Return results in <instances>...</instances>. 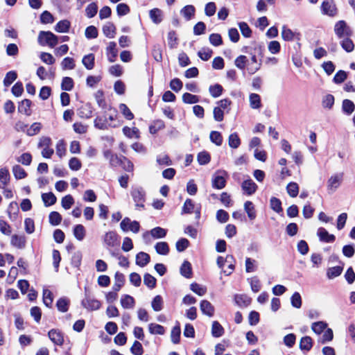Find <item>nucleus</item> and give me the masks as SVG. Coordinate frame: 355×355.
<instances>
[{"label": "nucleus", "instance_id": "f257e3e1", "mask_svg": "<svg viewBox=\"0 0 355 355\" xmlns=\"http://www.w3.org/2000/svg\"><path fill=\"white\" fill-rule=\"evenodd\" d=\"M38 42L42 46L53 48L58 43V37L50 31H40L38 35Z\"/></svg>", "mask_w": 355, "mask_h": 355}, {"label": "nucleus", "instance_id": "f03ea898", "mask_svg": "<svg viewBox=\"0 0 355 355\" xmlns=\"http://www.w3.org/2000/svg\"><path fill=\"white\" fill-rule=\"evenodd\" d=\"M228 173L225 170H217L212 176L211 184L216 189H222L226 185Z\"/></svg>", "mask_w": 355, "mask_h": 355}, {"label": "nucleus", "instance_id": "7ed1b4c3", "mask_svg": "<svg viewBox=\"0 0 355 355\" xmlns=\"http://www.w3.org/2000/svg\"><path fill=\"white\" fill-rule=\"evenodd\" d=\"M334 32L339 39H342L345 37H351L353 33L351 28L343 20L338 21L336 23Z\"/></svg>", "mask_w": 355, "mask_h": 355}, {"label": "nucleus", "instance_id": "20e7f679", "mask_svg": "<svg viewBox=\"0 0 355 355\" xmlns=\"http://www.w3.org/2000/svg\"><path fill=\"white\" fill-rule=\"evenodd\" d=\"M132 198L137 208H144L146 200V193L141 187L132 188L131 191Z\"/></svg>", "mask_w": 355, "mask_h": 355}, {"label": "nucleus", "instance_id": "39448f33", "mask_svg": "<svg viewBox=\"0 0 355 355\" xmlns=\"http://www.w3.org/2000/svg\"><path fill=\"white\" fill-rule=\"evenodd\" d=\"M82 306L89 311L98 310L101 306V303L98 300L92 297L87 293H85V298L82 300Z\"/></svg>", "mask_w": 355, "mask_h": 355}, {"label": "nucleus", "instance_id": "423d86ee", "mask_svg": "<svg viewBox=\"0 0 355 355\" xmlns=\"http://www.w3.org/2000/svg\"><path fill=\"white\" fill-rule=\"evenodd\" d=\"M120 227L123 232L131 231L133 233H137L140 229L139 222L132 221L129 218H124L120 223Z\"/></svg>", "mask_w": 355, "mask_h": 355}, {"label": "nucleus", "instance_id": "0eeeda50", "mask_svg": "<svg viewBox=\"0 0 355 355\" xmlns=\"http://www.w3.org/2000/svg\"><path fill=\"white\" fill-rule=\"evenodd\" d=\"M94 127L100 130H107L110 127L116 128L121 125L122 123H118V124H112L109 123L106 114L103 116H98L94 121Z\"/></svg>", "mask_w": 355, "mask_h": 355}, {"label": "nucleus", "instance_id": "6e6552de", "mask_svg": "<svg viewBox=\"0 0 355 355\" xmlns=\"http://www.w3.org/2000/svg\"><path fill=\"white\" fill-rule=\"evenodd\" d=\"M343 179V173L332 175L327 181V189L331 192H334L340 186Z\"/></svg>", "mask_w": 355, "mask_h": 355}, {"label": "nucleus", "instance_id": "1a4fd4ad", "mask_svg": "<svg viewBox=\"0 0 355 355\" xmlns=\"http://www.w3.org/2000/svg\"><path fill=\"white\" fill-rule=\"evenodd\" d=\"M322 12L324 15L334 17L337 13L336 6L333 0H327L322 2L321 5Z\"/></svg>", "mask_w": 355, "mask_h": 355}, {"label": "nucleus", "instance_id": "9d476101", "mask_svg": "<svg viewBox=\"0 0 355 355\" xmlns=\"http://www.w3.org/2000/svg\"><path fill=\"white\" fill-rule=\"evenodd\" d=\"M119 236L114 231H109L106 232L103 236L104 244L107 248H113L118 245Z\"/></svg>", "mask_w": 355, "mask_h": 355}, {"label": "nucleus", "instance_id": "9b49d317", "mask_svg": "<svg viewBox=\"0 0 355 355\" xmlns=\"http://www.w3.org/2000/svg\"><path fill=\"white\" fill-rule=\"evenodd\" d=\"M257 185L251 179L244 180L241 184V189L244 193L251 196L254 193L257 189Z\"/></svg>", "mask_w": 355, "mask_h": 355}, {"label": "nucleus", "instance_id": "f8f14e48", "mask_svg": "<svg viewBox=\"0 0 355 355\" xmlns=\"http://www.w3.org/2000/svg\"><path fill=\"white\" fill-rule=\"evenodd\" d=\"M282 37L285 41H293L295 39L300 40V33L293 32L291 29L286 26H283L282 32Z\"/></svg>", "mask_w": 355, "mask_h": 355}, {"label": "nucleus", "instance_id": "ddd939ff", "mask_svg": "<svg viewBox=\"0 0 355 355\" xmlns=\"http://www.w3.org/2000/svg\"><path fill=\"white\" fill-rule=\"evenodd\" d=\"M149 234H150L154 239H162L166 236V230L160 227H157L152 229L150 232H146L144 233L143 238L146 239Z\"/></svg>", "mask_w": 355, "mask_h": 355}, {"label": "nucleus", "instance_id": "4468645a", "mask_svg": "<svg viewBox=\"0 0 355 355\" xmlns=\"http://www.w3.org/2000/svg\"><path fill=\"white\" fill-rule=\"evenodd\" d=\"M49 339L57 345H62L64 343V337L61 331L57 329H51L48 334Z\"/></svg>", "mask_w": 355, "mask_h": 355}, {"label": "nucleus", "instance_id": "2eb2a0df", "mask_svg": "<svg viewBox=\"0 0 355 355\" xmlns=\"http://www.w3.org/2000/svg\"><path fill=\"white\" fill-rule=\"evenodd\" d=\"M106 55L110 62H114L116 60L118 50L116 49V44L114 42H109L106 48Z\"/></svg>", "mask_w": 355, "mask_h": 355}, {"label": "nucleus", "instance_id": "dca6fc26", "mask_svg": "<svg viewBox=\"0 0 355 355\" xmlns=\"http://www.w3.org/2000/svg\"><path fill=\"white\" fill-rule=\"evenodd\" d=\"M10 243L15 248L23 249L26 246V239L23 235L13 234L11 236Z\"/></svg>", "mask_w": 355, "mask_h": 355}, {"label": "nucleus", "instance_id": "f3484780", "mask_svg": "<svg viewBox=\"0 0 355 355\" xmlns=\"http://www.w3.org/2000/svg\"><path fill=\"white\" fill-rule=\"evenodd\" d=\"M317 235L321 241L325 243H332L335 241V236L329 234V232L323 227H320L318 230Z\"/></svg>", "mask_w": 355, "mask_h": 355}, {"label": "nucleus", "instance_id": "a211bd4d", "mask_svg": "<svg viewBox=\"0 0 355 355\" xmlns=\"http://www.w3.org/2000/svg\"><path fill=\"white\" fill-rule=\"evenodd\" d=\"M200 308L202 313L209 317H212L214 314V307L211 302L207 300H202Z\"/></svg>", "mask_w": 355, "mask_h": 355}, {"label": "nucleus", "instance_id": "6ab92c4d", "mask_svg": "<svg viewBox=\"0 0 355 355\" xmlns=\"http://www.w3.org/2000/svg\"><path fill=\"white\" fill-rule=\"evenodd\" d=\"M10 175L7 168H0V189H4L9 184Z\"/></svg>", "mask_w": 355, "mask_h": 355}, {"label": "nucleus", "instance_id": "aec40b11", "mask_svg": "<svg viewBox=\"0 0 355 355\" xmlns=\"http://www.w3.org/2000/svg\"><path fill=\"white\" fill-rule=\"evenodd\" d=\"M73 232L74 237L79 241H82L86 235L85 227L81 224L75 225Z\"/></svg>", "mask_w": 355, "mask_h": 355}, {"label": "nucleus", "instance_id": "412c9836", "mask_svg": "<svg viewBox=\"0 0 355 355\" xmlns=\"http://www.w3.org/2000/svg\"><path fill=\"white\" fill-rule=\"evenodd\" d=\"M150 261V256L144 252H140L136 255V264L144 267Z\"/></svg>", "mask_w": 355, "mask_h": 355}, {"label": "nucleus", "instance_id": "4be33fe9", "mask_svg": "<svg viewBox=\"0 0 355 355\" xmlns=\"http://www.w3.org/2000/svg\"><path fill=\"white\" fill-rule=\"evenodd\" d=\"M349 37H345L340 39V44L342 48L348 53L353 51L354 49V44Z\"/></svg>", "mask_w": 355, "mask_h": 355}, {"label": "nucleus", "instance_id": "5701e85b", "mask_svg": "<svg viewBox=\"0 0 355 355\" xmlns=\"http://www.w3.org/2000/svg\"><path fill=\"white\" fill-rule=\"evenodd\" d=\"M135 300L129 295H124L121 298V304L123 309H132L135 306Z\"/></svg>", "mask_w": 355, "mask_h": 355}, {"label": "nucleus", "instance_id": "b1692460", "mask_svg": "<svg viewBox=\"0 0 355 355\" xmlns=\"http://www.w3.org/2000/svg\"><path fill=\"white\" fill-rule=\"evenodd\" d=\"M244 209L250 220H253L255 219L257 216L256 211L254 206L251 201H246L244 203Z\"/></svg>", "mask_w": 355, "mask_h": 355}, {"label": "nucleus", "instance_id": "393cba45", "mask_svg": "<svg viewBox=\"0 0 355 355\" xmlns=\"http://www.w3.org/2000/svg\"><path fill=\"white\" fill-rule=\"evenodd\" d=\"M19 212L18 204L13 201L11 202L8 207V214L10 220H14L17 218Z\"/></svg>", "mask_w": 355, "mask_h": 355}, {"label": "nucleus", "instance_id": "a878e982", "mask_svg": "<svg viewBox=\"0 0 355 355\" xmlns=\"http://www.w3.org/2000/svg\"><path fill=\"white\" fill-rule=\"evenodd\" d=\"M195 8L192 5L184 6L181 10V15L185 18L186 20H190L195 14Z\"/></svg>", "mask_w": 355, "mask_h": 355}, {"label": "nucleus", "instance_id": "bb28decb", "mask_svg": "<svg viewBox=\"0 0 355 355\" xmlns=\"http://www.w3.org/2000/svg\"><path fill=\"white\" fill-rule=\"evenodd\" d=\"M116 28L111 22L106 23L103 27V34L109 38H113L115 35Z\"/></svg>", "mask_w": 355, "mask_h": 355}, {"label": "nucleus", "instance_id": "cd10ccee", "mask_svg": "<svg viewBox=\"0 0 355 355\" xmlns=\"http://www.w3.org/2000/svg\"><path fill=\"white\" fill-rule=\"evenodd\" d=\"M42 199L46 207L54 205L57 200L55 196L51 192L43 193L42 195Z\"/></svg>", "mask_w": 355, "mask_h": 355}, {"label": "nucleus", "instance_id": "c85d7f7f", "mask_svg": "<svg viewBox=\"0 0 355 355\" xmlns=\"http://www.w3.org/2000/svg\"><path fill=\"white\" fill-rule=\"evenodd\" d=\"M114 281L115 282L113 286V290L115 291H119L124 284V275L119 272H116L114 275Z\"/></svg>", "mask_w": 355, "mask_h": 355}, {"label": "nucleus", "instance_id": "c756f323", "mask_svg": "<svg viewBox=\"0 0 355 355\" xmlns=\"http://www.w3.org/2000/svg\"><path fill=\"white\" fill-rule=\"evenodd\" d=\"M106 116L107 117V120L109 123L112 124H118V123H121L118 121V112L117 110L113 109L112 107H109L107 111L105 112Z\"/></svg>", "mask_w": 355, "mask_h": 355}, {"label": "nucleus", "instance_id": "7c9ffc66", "mask_svg": "<svg viewBox=\"0 0 355 355\" xmlns=\"http://www.w3.org/2000/svg\"><path fill=\"white\" fill-rule=\"evenodd\" d=\"M70 28V22L67 20H61L55 26V31L58 33H67Z\"/></svg>", "mask_w": 355, "mask_h": 355}, {"label": "nucleus", "instance_id": "2f4dec72", "mask_svg": "<svg viewBox=\"0 0 355 355\" xmlns=\"http://www.w3.org/2000/svg\"><path fill=\"white\" fill-rule=\"evenodd\" d=\"M94 55L89 53L83 57L82 60L83 64L87 69L91 70L94 67Z\"/></svg>", "mask_w": 355, "mask_h": 355}, {"label": "nucleus", "instance_id": "473e14b6", "mask_svg": "<svg viewBox=\"0 0 355 355\" xmlns=\"http://www.w3.org/2000/svg\"><path fill=\"white\" fill-rule=\"evenodd\" d=\"M123 132L128 138L138 139L139 137V130L135 127L131 128L128 126H125L123 128Z\"/></svg>", "mask_w": 355, "mask_h": 355}, {"label": "nucleus", "instance_id": "72a5a7b5", "mask_svg": "<svg viewBox=\"0 0 355 355\" xmlns=\"http://www.w3.org/2000/svg\"><path fill=\"white\" fill-rule=\"evenodd\" d=\"M180 273L186 278H190L192 275V268L191 263L184 261L180 267Z\"/></svg>", "mask_w": 355, "mask_h": 355}, {"label": "nucleus", "instance_id": "f704fd0d", "mask_svg": "<svg viewBox=\"0 0 355 355\" xmlns=\"http://www.w3.org/2000/svg\"><path fill=\"white\" fill-rule=\"evenodd\" d=\"M223 334H224V329L220 325V324L217 321L213 322L212 327H211L212 336L215 338H218V337L222 336Z\"/></svg>", "mask_w": 355, "mask_h": 355}, {"label": "nucleus", "instance_id": "c9c22d12", "mask_svg": "<svg viewBox=\"0 0 355 355\" xmlns=\"http://www.w3.org/2000/svg\"><path fill=\"white\" fill-rule=\"evenodd\" d=\"M342 109L346 114L350 115L354 111L355 105L351 100L345 99L343 101Z\"/></svg>", "mask_w": 355, "mask_h": 355}, {"label": "nucleus", "instance_id": "e433bc0d", "mask_svg": "<svg viewBox=\"0 0 355 355\" xmlns=\"http://www.w3.org/2000/svg\"><path fill=\"white\" fill-rule=\"evenodd\" d=\"M148 331L151 334L163 335L165 333L164 327L156 323H150L148 324Z\"/></svg>", "mask_w": 355, "mask_h": 355}, {"label": "nucleus", "instance_id": "4c0bfd02", "mask_svg": "<svg viewBox=\"0 0 355 355\" xmlns=\"http://www.w3.org/2000/svg\"><path fill=\"white\" fill-rule=\"evenodd\" d=\"M60 64L63 70H72L76 67L74 59L70 57L64 58Z\"/></svg>", "mask_w": 355, "mask_h": 355}, {"label": "nucleus", "instance_id": "58836bf2", "mask_svg": "<svg viewBox=\"0 0 355 355\" xmlns=\"http://www.w3.org/2000/svg\"><path fill=\"white\" fill-rule=\"evenodd\" d=\"M228 144L232 148H237L241 144V139L237 133L234 132L230 135L228 138Z\"/></svg>", "mask_w": 355, "mask_h": 355}, {"label": "nucleus", "instance_id": "ea45409f", "mask_svg": "<svg viewBox=\"0 0 355 355\" xmlns=\"http://www.w3.org/2000/svg\"><path fill=\"white\" fill-rule=\"evenodd\" d=\"M250 105L252 109H259L261 107V98L257 94H251L249 97Z\"/></svg>", "mask_w": 355, "mask_h": 355}, {"label": "nucleus", "instance_id": "a19ab883", "mask_svg": "<svg viewBox=\"0 0 355 355\" xmlns=\"http://www.w3.org/2000/svg\"><path fill=\"white\" fill-rule=\"evenodd\" d=\"M165 127L164 122L162 120L158 119L154 121L149 127V131L151 134H155L159 130L164 129Z\"/></svg>", "mask_w": 355, "mask_h": 355}, {"label": "nucleus", "instance_id": "79ce46f5", "mask_svg": "<svg viewBox=\"0 0 355 355\" xmlns=\"http://www.w3.org/2000/svg\"><path fill=\"white\" fill-rule=\"evenodd\" d=\"M313 346L312 339L309 336L302 338L300 343V347L302 350L309 351Z\"/></svg>", "mask_w": 355, "mask_h": 355}, {"label": "nucleus", "instance_id": "37998d69", "mask_svg": "<svg viewBox=\"0 0 355 355\" xmlns=\"http://www.w3.org/2000/svg\"><path fill=\"white\" fill-rule=\"evenodd\" d=\"M180 333H181L180 326L179 323H178V324L172 329L171 332V341L174 344L179 343L180 338Z\"/></svg>", "mask_w": 355, "mask_h": 355}, {"label": "nucleus", "instance_id": "c03bdc74", "mask_svg": "<svg viewBox=\"0 0 355 355\" xmlns=\"http://www.w3.org/2000/svg\"><path fill=\"white\" fill-rule=\"evenodd\" d=\"M156 252L162 255H166L169 252L168 245L166 242H158L155 245Z\"/></svg>", "mask_w": 355, "mask_h": 355}, {"label": "nucleus", "instance_id": "a18cd8bd", "mask_svg": "<svg viewBox=\"0 0 355 355\" xmlns=\"http://www.w3.org/2000/svg\"><path fill=\"white\" fill-rule=\"evenodd\" d=\"M236 304L239 306H248L250 303V299L246 295H236L234 297Z\"/></svg>", "mask_w": 355, "mask_h": 355}, {"label": "nucleus", "instance_id": "49530a36", "mask_svg": "<svg viewBox=\"0 0 355 355\" xmlns=\"http://www.w3.org/2000/svg\"><path fill=\"white\" fill-rule=\"evenodd\" d=\"M31 105V101L28 99L23 100L18 106V111L21 113L29 115V110Z\"/></svg>", "mask_w": 355, "mask_h": 355}, {"label": "nucleus", "instance_id": "de8ad7c7", "mask_svg": "<svg viewBox=\"0 0 355 355\" xmlns=\"http://www.w3.org/2000/svg\"><path fill=\"white\" fill-rule=\"evenodd\" d=\"M12 173L15 178L17 180L24 179L27 175L25 170L19 165H15L12 167Z\"/></svg>", "mask_w": 355, "mask_h": 355}, {"label": "nucleus", "instance_id": "09e8293b", "mask_svg": "<svg viewBox=\"0 0 355 355\" xmlns=\"http://www.w3.org/2000/svg\"><path fill=\"white\" fill-rule=\"evenodd\" d=\"M342 271L343 268L341 266H337L329 268L327 272V277L330 279L337 277L342 273Z\"/></svg>", "mask_w": 355, "mask_h": 355}, {"label": "nucleus", "instance_id": "8fccbe9b", "mask_svg": "<svg viewBox=\"0 0 355 355\" xmlns=\"http://www.w3.org/2000/svg\"><path fill=\"white\" fill-rule=\"evenodd\" d=\"M197 160L199 164L205 165L210 162L211 156L208 152L202 151L198 154Z\"/></svg>", "mask_w": 355, "mask_h": 355}, {"label": "nucleus", "instance_id": "3c124183", "mask_svg": "<svg viewBox=\"0 0 355 355\" xmlns=\"http://www.w3.org/2000/svg\"><path fill=\"white\" fill-rule=\"evenodd\" d=\"M69 300L66 297L60 298L57 303L56 306L58 309L61 312H67L69 309Z\"/></svg>", "mask_w": 355, "mask_h": 355}, {"label": "nucleus", "instance_id": "603ef678", "mask_svg": "<svg viewBox=\"0 0 355 355\" xmlns=\"http://www.w3.org/2000/svg\"><path fill=\"white\" fill-rule=\"evenodd\" d=\"M327 327V324L323 321L313 322L311 325V329L316 334H320Z\"/></svg>", "mask_w": 355, "mask_h": 355}, {"label": "nucleus", "instance_id": "864d4df0", "mask_svg": "<svg viewBox=\"0 0 355 355\" xmlns=\"http://www.w3.org/2000/svg\"><path fill=\"white\" fill-rule=\"evenodd\" d=\"M210 140L216 146H220L223 144V137L218 131H211L209 135Z\"/></svg>", "mask_w": 355, "mask_h": 355}, {"label": "nucleus", "instance_id": "5fc2aeb1", "mask_svg": "<svg viewBox=\"0 0 355 355\" xmlns=\"http://www.w3.org/2000/svg\"><path fill=\"white\" fill-rule=\"evenodd\" d=\"M55 149L56 154L60 158L63 157L66 155V145L63 139H60L57 142Z\"/></svg>", "mask_w": 355, "mask_h": 355}, {"label": "nucleus", "instance_id": "6e6d98bb", "mask_svg": "<svg viewBox=\"0 0 355 355\" xmlns=\"http://www.w3.org/2000/svg\"><path fill=\"white\" fill-rule=\"evenodd\" d=\"M151 306L155 311H160L163 308V299L160 295H156L152 302Z\"/></svg>", "mask_w": 355, "mask_h": 355}, {"label": "nucleus", "instance_id": "4d7b16f0", "mask_svg": "<svg viewBox=\"0 0 355 355\" xmlns=\"http://www.w3.org/2000/svg\"><path fill=\"white\" fill-rule=\"evenodd\" d=\"M223 87L219 84L211 85L209 88V93L211 96L214 98H217L220 96L223 93Z\"/></svg>", "mask_w": 355, "mask_h": 355}, {"label": "nucleus", "instance_id": "13d9d810", "mask_svg": "<svg viewBox=\"0 0 355 355\" xmlns=\"http://www.w3.org/2000/svg\"><path fill=\"white\" fill-rule=\"evenodd\" d=\"M150 17L152 21L155 24H159L162 21V11L158 8H154L150 11Z\"/></svg>", "mask_w": 355, "mask_h": 355}, {"label": "nucleus", "instance_id": "bf43d9fd", "mask_svg": "<svg viewBox=\"0 0 355 355\" xmlns=\"http://www.w3.org/2000/svg\"><path fill=\"white\" fill-rule=\"evenodd\" d=\"M260 68V64L257 62L256 55L251 58V62L248 64V71L250 74L254 73Z\"/></svg>", "mask_w": 355, "mask_h": 355}, {"label": "nucleus", "instance_id": "052dcab7", "mask_svg": "<svg viewBox=\"0 0 355 355\" xmlns=\"http://www.w3.org/2000/svg\"><path fill=\"white\" fill-rule=\"evenodd\" d=\"M53 294L49 289L44 288L43 290V302L44 304L47 306L50 307L53 303Z\"/></svg>", "mask_w": 355, "mask_h": 355}, {"label": "nucleus", "instance_id": "680f3d73", "mask_svg": "<svg viewBox=\"0 0 355 355\" xmlns=\"http://www.w3.org/2000/svg\"><path fill=\"white\" fill-rule=\"evenodd\" d=\"M212 53L213 51L211 49L207 47H204L198 51V55L200 59L204 61H207L211 58Z\"/></svg>", "mask_w": 355, "mask_h": 355}, {"label": "nucleus", "instance_id": "e2e57ef3", "mask_svg": "<svg viewBox=\"0 0 355 355\" xmlns=\"http://www.w3.org/2000/svg\"><path fill=\"white\" fill-rule=\"evenodd\" d=\"M286 190L291 197L295 198L299 193L298 184L295 182H290L286 187Z\"/></svg>", "mask_w": 355, "mask_h": 355}, {"label": "nucleus", "instance_id": "0e129e2a", "mask_svg": "<svg viewBox=\"0 0 355 355\" xmlns=\"http://www.w3.org/2000/svg\"><path fill=\"white\" fill-rule=\"evenodd\" d=\"M73 80L70 77H64L62 78L61 88L64 91H71L73 88Z\"/></svg>", "mask_w": 355, "mask_h": 355}, {"label": "nucleus", "instance_id": "69168bd1", "mask_svg": "<svg viewBox=\"0 0 355 355\" xmlns=\"http://www.w3.org/2000/svg\"><path fill=\"white\" fill-rule=\"evenodd\" d=\"M119 107V110L126 119L132 120L134 119V114L125 104L121 103Z\"/></svg>", "mask_w": 355, "mask_h": 355}, {"label": "nucleus", "instance_id": "338daca9", "mask_svg": "<svg viewBox=\"0 0 355 355\" xmlns=\"http://www.w3.org/2000/svg\"><path fill=\"white\" fill-rule=\"evenodd\" d=\"M270 208L277 213H280L282 211V202L278 198L275 197L271 198L270 200Z\"/></svg>", "mask_w": 355, "mask_h": 355}, {"label": "nucleus", "instance_id": "774afa93", "mask_svg": "<svg viewBox=\"0 0 355 355\" xmlns=\"http://www.w3.org/2000/svg\"><path fill=\"white\" fill-rule=\"evenodd\" d=\"M62 221L61 215L57 211H52L49 214V223L52 225H58Z\"/></svg>", "mask_w": 355, "mask_h": 355}]
</instances>
